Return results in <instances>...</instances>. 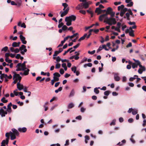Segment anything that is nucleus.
Instances as JSON below:
<instances>
[{
    "instance_id": "nucleus-16",
    "label": "nucleus",
    "mask_w": 146,
    "mask_h": 146,
    "mask_svg": "<svg viewBox=\"0 0 146 146\" xmlns=\"http://www.w3.org/2000/svg\"><path fill=\"white\" fill-rule=\"evenodd\" d=\"M25 48H26V46L25 45L23 44L19 48L20 51H21L20 52L23 51V50Z\"/></svg>"
},
{
    "instance_id": "nucleus-3",
    "label": "nucleus",
    "mask_w": 146,
    "mask_h": 146,
    "mask_svg": "<svg viewBox=\"0 0 146 146\" xmlns=\"http://www.w3.org/2000/svg\"><path fill=\"white\" fill-rule=\"evenodd\" d=\"M66 20H67V19L68 20V21H70L72 22V21H74L76 19V17L75 16L72 15L69 17H66Z\"/></svg>"
},
{
    "instance_id": "nucleus-61",
    "label": "nucleus",
    "mask_w": 146,
    "mask_h": 146,
    "mask_svg": "<svg viewBox=\"0 0 146 146\" xmlns=\"http://www.w3.org/2000/svg\"><path fill=\"white\" fill-rule=\"evenodd\" d=\"M21 27H23L24 28H25L26 27V26L25 24L24 23H23L21 25Z\"/></svg>"
},
{
    "instance_id": "nucleus-53",
    "label": "nucleus",
    "mask_w": 146,
    "mask_h": 146,
    "mask_svg": "<svg viewBox=\"0 0 146 146\" xmlns=\"http://www.w3.org/2000/svg\"><path fill=\"white\" fill-rule=\"evenodd\" d=\"M59 53L58 51H56L54 52V54L53 55V56H56Z\"/></svg>"
},
{
    "instance_id": "nucleus-46",
    "label": "nucleus",
    "mask_w": 146,
    "mask_h": 146,
    "mask_svg": "<svg viewBox=\"0 0 146 146\" xmlns=\"http://www.w3.org/2000/svg\"><path fill=\"white\" fill-rule=\"evenodd\" d=\"M79 12L81 13H82L84 15H85L86 13V11L85 10H80L79 11Z\"/></svg>"
},
{
    "instance_id": "nucleus-37",
    "label": "nucleus",
    "mask_w": 146,
    "mask_h": 146,
    "mask_svg": "<svg viewBox=\"0 0 146 146\" xmlns=\"http://www.w3.org/2000/svg\"><path fill=\"white\" fill-rule=\"evenodd\" d=\"M132 66L133 68L134 69L135 68H137V65L135 63H133L132 64Z\"/></svg>"
},
{
    "instance_id": "nucleus-49",
    "label": "nucleus",
    "mask_w": 146,
    "mask_h": 146,
    "mask_svg": "<svg viewBox=\"0 0 146 146\" xmlns=\"http://www.w3.org/2000/svg\"><path fill=\"white\" fill-rule=\"evenodd\" d=\"M84 59H83L81 61L80 63H84V62H86L87 60V58H84Z\"/></svg>"
},
{
    "instance_id": "nucleus-14",
    "label": "nucleus",
    "mask_w": 146,
    "mask_h": 146,
    "mask_svg": "<svg viewBox=\"0 0 146 146\" xmlns=\"http://www.w3.org/2000/svg\"><path fill=\"white\" fill-rule=\"evenodd\" d=\"M68 19H67L66 20V18L65 19V21L66 22V25L68 26L71 25H72V23L71 21H68Z\"/></svg>"
},
{
    "instance_id": "nucleus-39",
    "label": "nucleus",
    "mask_w": 146,
    "mask_h": 146,
    "mask_svg": "<svg viewBox=\"0 0 146 146\" xmlns=\"http://www.w3.org/2000/svg\"><path fill=\"white\" fill-rule=\"evenodd\" d=\"M129 4H127L126 6L127 7H131L133 5V2L132 1H131L129 2Z\"/></svg>"
},
{
    "instance_id": "nucleus-52",
    "label": "nucleus",
    "mask_w": 146,
    "mask_h": 146,
    "mask_svg": "<svg viewBox=\"0 0 146 146\" xmlns=\"http://www.w3.org/2000/svg\"><path fill=\"white\" fill-rule=\"evenodd\" d=\"M64 71L63 69L61 68L60 69V72L61 74H63L64 73Z\"/></svg>"
},
{
    "instance_id": "nucleus-29",
    "label": "nucleus",
    "mask_w": 146,
    "mask_h": 146,
    "mask_svg": "<svg viewBox=\"0 0 146 146\" xmlns=\"http://www.w3.org/2000/svg\"><path fill=\"white\" fill-rule=\"evenodd\" d=\"M7 107V109L6 110L7 111H8V112L9 113H11V106H8Z\"/></svg>"
},
{
    "instance_id": "nucleus-2",
    "label": "nucleus",
    "mask_w": 146,
    "mask_h": 146,
    "mask_svg": "<svg viewBox=\"0 0 146 146\" xmlns=\"http://www.w3.org/2000/svg\"><path fill=\"white\" fill-rule=\"evenodd\" d=\"M13 73L14 74L13 76V80H14V79L16 80L17 79V81L19 80V82H20L22 78L20 76L19 74H16L15 72H13Z\"/></svg>"
},
{
    "instance_id": "nucleus-1",
    "label": "nucleus",
    "mask_w": 146,
    "mask_h": 146,
    "mask_svg": "<svg viewBox=\"0 0 146 146\" xmlns=\"http://www.w3.org/2000/svg\"><path fill=\"white\" fill-rule=\"evenodd\" d=\"M100 17H102L103 19H105L106 20L104 21V22L110 25H114L117 23L115 18L111 17L108 18V17L105 16L104 14L100 15Z\"/></svg>"
},
{
    "instance_id": "nucleus-5",
    "label": "nucleus",
    "mask_w": 146,
    "mask_h": 146,
    "mask_svg": "<svg viewBox=\"0 0 146 146\" xmlns=\"http://www.w3.org/2000/svg\"><path fill=\"white\" fill-rule=\"evenodd\" d=\"M69 9L68 7L64 11H63L61 14L60 16L63 17L64 16L66 15L68 13Z\"/></svg>"
},
{
    "instance_id": "nucleus-35",
    "label": "nucleus",
    "mask_w": 146,
    "mask_h": 146,
    "mask_svg": "<svg viewBox=\"0 0 146 146\" xmlns=\"http://www.w3.org/2000/svg\"><path fill=\"white\" fill-rule=\"evenodd\" d=\"M103 48H104V47H103V46H102V47L101 46H100L99 48L98 49L97 51V52H98L101 50H102Z\"/></svg>"
},
{
    "instance_id": "nucleus-50",
    "label": "nucleus",
    "mask_w": 146,
    "mask_h": 146,
    "mask_svg": "<svg viewBox=\"0 0 146 146\" xmlns=\"http://www.w3.org/2000/svg\"><path fill=\"white\" fill-rule=\"evenodd\" d=\"M10 136V135L9 134V133L7 132L5 134V136L7 137V138H9Z\"/></svg>"
},
{
    "instance_id": "nucleus-51",
    "label": "nucleus",
    "mask_w": 146,
    "mask_h": 146,
    "mask_svg": "<svg viewBox=\"0 0 146 146\" xmlns=\"http://www.w3.org/2000/svg\"><path fill=\"white\" fill-rule=\"evenodd\" d=\"M17 90L16 89L15 90H14L13 91L14 95L15 96H17L18 95V93L16 92Z\"/></svg>"
},
{
    "instance_id": "nucleus-36",
    "label": "nucleus",
    "mask_w": 146,
    "mask_h": 146,
    "mask_svg": "<svg viewBox=\"0 0 146 146\" xmlns=\"http://www.w3.org/2000/svg\"><path fill=\"white\" fill-rule=\"evenodd\" d=\"M115 119H113L112 121L110 123V125H115Z\"/></svg>"
},
{
    "instance_id": "nucleus-21",
    "label": "nucleus",
    "mask_w": 146,
    "mask_h": 146,
    "mask_svg": "<svg viewBox=\"0 0 146 146\" xmlns=\"http://www.w3.org/2000/svg\"><path fill=\"white\" fill-rule=\"evenodd\" d=\"M112 11V8L110 7H109L106 10V11L107 12V13H108L109 14Z\"/></svg>"
},
{
    "instance_id": "nucleus-55",
    "label": "nucleus",
    "mask_w": 146,
    "mask_h": 146,
    "mask_svg": "<svg viewBox=\"0 0 146 146\" xmlns=\"http://www.w3.org/2000/svg\"><path fill=\"white\" fill-rule=\"evenodd\" d=\"M80 43H78L75 46H73V48L74 49H76L80 45Z\"/></svg>"
},
{
    "instance_id": "nucleus-54",
    "label": "nucleus",
    "mask_w": 146,
    "mask_h": 146,
    "mask_svg": "<svg viewBox=\"0 0 146 146\" xmlns=\"http://www.w3.org/2000/svg\"><path fill=\"white\" fill-rule=\"evenodd\" d=\"M21 70H24L27 68L26 67V66H21Z\"/></svg>"
},
{
    "instance_id": "nucleus-28",
    "label": "nucleus",
    "mask_w": 146,
    "mask_h": 146,
    "mask_svg": "<svg viewBox=\"0 0 146 146\" xmlns=\"http://www.w3.org/2000/svg\"><path fill=\"white\" fill-rule=\"evenodd\" d=\"M124 6L123 5H121L120 6H119L117 7V9L118 11H119L121 9L124 8Z\"/></svg>"
},
{
    "instance_id": "nucleus-32",
    "label": "nucleus",
    "mask_w": 146,
    "mask_h": 146,
    "mask_svg": "<svg viewBox=\"0 0 146 146\" xmlns=\"http://www.w3.org/2000/svg\"><path fill=\"white\" fill-rule=\"evenodd\" d=\"M5 61L6 62H8L9 63H10L11 62L12 60L10 59H9L8 58H6L5 59Z\"/></svg>"
},
{
    "instance_id": "nucleus-9",
    "label": "nucleus",
    "mask_w": 146,
    "mask_h": 146,
    "mask_svg": "<svg viewBox=\"0 0 146 146\" xmlns=\"http://www.w3.org/2000/svg\"><path fill=\"white\" fill-rule=\"evenodd\" d=\"M114 79L116 81H118L120 80V77L118 76V74L117 73H116L114 74Z\"/></svg>"
},
{
    "instance_id": "nucleus-27",
    "label": "nucleus",
    "mask_w": 146,
    "mask_h": 146,
    "mask_svg": "<svg viewBox=\"0 0 146 146\" xmlns=\"http://www.w3.org/2000/svg\"><path fill=\"white\" fill-rule=\"evenodd\" d=\"M137 113V110L136 109H133L132 114L133 115H135Z\"/></svg>"
},
{
    "instance_id": "nucleus-41",
    "label": "nucleus",
    "mask_w": 146,
    "mask_h": 146,
    "mask_svg": "<svg viewBox=\"0 0 146 146\" xmlns=\"http://www.w3.org/2000/svg\"><path fill=\"white\" fill-rule=\"evenodd\" d=\"M67 28V27L65 25H63L62 27V29L64 31L66 30Z\"/></svg>"
},
{
    "instance_id": "nucleus-23",
    "label": "nucleus",
    "mask_w": 146,
    "mask_h": 146,
    "mask_svg": "<svg viewBox=\"0 0 146 146\" xmlns=\"http://www.w3.org/2000/svg\"><path fill=\"white\" fill-rule=\"evenodd\" d=\"M5 98L4 97H3L1 100V101L3 103H6L8 102V100H7L5 99Z\"/></svg>"
},
{
    "instance_id": "nucleus-42",
    "label": "nucleus",
    "mask_w": 146,
    "mask_h": 146,
    "mask_svg": "<svg viewBox=\"0 0 146 146\" xmlns=\"http://www.w3.org/2000/svg\"><path fill=\"white\" fill-rule=\"evenodd\" d=\"M110 92L109 91H106L104 92V94L106 96H108L109 95Z\"/></svg>"
},
{
    "instance_id": "nucleus-10",
    "label": "nucleus",
    "mask_w": 146,
    "mask_h": 146,
    "mask_svg": "<svg viewBox=\"0 0 146 146\" xmlns=\"http://www.w3.org/2000/svg\"><path fill=\"white\" fill-rule=\"evenodd\" d=\"M27 128L25 127H23L22 128H19L18 129V130L21 132L25 133L27 131Z\"/></svg>"
},
{
    "instance_id": "nucleus-59",
    "label": "nucleus",
    "mask_w": 146,
    "mask_h": 146,
    "mask_svg": "<svg viewBox=\"0 0 146 146\" xmlns=\"http://www.w3.org/2000/svg\"><path fill=\"white\" fill-rule=\"evenodd\" d=\"M20 51L19 49L16 48L14 50V52L15 53H18Z\"/></svg>"
},
{
    "instance_id": "nucleus-45",
    "label": "nucleus",
    "mask_w": 146,
    "mask_h": 146,
    "mask_svg": "<svg viewBox=\"0 0 146 146\" xmlns=\"http://www.w3.org/2000/svg\"><path fill=\"white\" fill-rule=\"evenodd\" d=\"M63 25L64 24L63 23L61 22L60 23H59V24L58 26V27L59 28H60L62 27V26L64 25Z\"/></svg>"
},
{
    "instance_id": "nucleus-56",
    "label": "nucleus",
    "mask_w": 146,
    "mask_h": 146,
    "mask_svg": "<svg viewBox=\"0 0 146 146\" xmlns=\"http://www.w3.org/2000/svg\"><path fill=\"white\" fill-rule=\"evenodd\" d=\"M76 119L79 120H81L82 119V117L81 115H79L76 117Z\"/></svg>"
},
{
    "instance_id": "nucleus-58",
    "label": "nucleus",
    "mask_w": 146,
    "mask_h": 146,
    "mask_svg": "<svg viewBox=\"0 0 146 146\" xmlns=\"http://www.w3.org/2000/svg\"><path fill=\"white\" fill-rule=\"evenodd\" d=\"M125 15H126V17H125V16H124V18H125L126 17L128 18V17H129L130 15H129V13H126Z\"/></svg>"
},
{
    "instance_id": "nucleus-44",
    "label": "nucleus",
    "mask_w": 146,
    "mask_h": 146,
    "mask_svg": "<svg viewBox=\"0 0 146 146\" xmlns=\"http://www.w3.org/2000/svg\"><path fill=\"white\" fill-rule=\"evenodd\" d=\"M110 15L111 17H110L112 18V17H113L115 14V13L113 12L112 11L109 14Z\"/></svg>"
},
{
    "instance_id": "nucleus-12",
    "label": "nucleus",
    "mask_w": 146,
    "mask_h": 146,
    "mask_svg": "<svg viewBox=\"0 0 146 146\" xmlns=\"http://www.w3.org/2000/svg\"><path fill=\"white\" fill-rule=\"evenodd\" d=\"M87 34L86 33H85V34H84L83 36L81 37H80L79 39V40H78V41H80L81 40H84L85 38L86 37V36H87Z\"/></svg>"
},
{
    "instance_id": "nucleus-17",
    "label": "nucleus",
    "mask_w": 146,
    "mask_h": 146,
    "mask_svg": "<svg viewBox=\"0 0 146 146\" xmlns=\"http://www.w3.org/2000/svg\"><path fill=\"white\" fill-rule=\"evenodd\" d=\"M82 5H83L84 8L85 9H86L89 7V6H88V4L87 2L83 3V4H82Z\"/></svg>"
},
{
    "instance_id": "nucleus-40",
    "label": "nucleus",
    "mask_w": 146,
    "mask_h": 146,
    "mask_svg": "<svg viewBox=\"0 0 146 146\" xmlns=\"http://www.w3.org/2000/svg\"><path fill=\"white\" fill-rule=\"evenodd\" d=\"M27 49L26 48H24L23 51L20 52L21 53L22 55H24L25 54V52H27Z\"/></svg>"
},
{
    "instance_id": "nucleus-20",
    "label": "nucleus",
    "mask_w": 146,
    "mask_h": 146,
    "mask_svg": "<svg viewBox=\"0 0 146 146\" xmlns=\"http://www.w3.org/2000/svg\"><path fill=\"white\" fill-rule=\"evenodd\" d=\"M71 70L74 73H75L76 72V71L77 68L76 66H74L73 67H72L71 68Z\"/></svg>"
},
{
    "instance_id": "nucleus-43",
    "label": "nucleus",
    "mask_w": 146,
    "mask_h": 146,
    "mask_svg": "<svg viewBox=\"0 0 146 146\" xmlns=\"http://www.w3.org/2000/svg\"><path fill=\"white\" fill-rule=\"evenodd\" d=\"M61 65L60 64H56L55 66V68L58 69L60 67Z\"/></svg>"
},
{
    "instance_id": "nucleus-6",
    "label": "nucleus",
    "mask_w": 146,
    "mask_h": 146,
    "mask_svg": "<svg viewBox=\"0 0 146 146\" xmlns=\"http://www.w3.org/2000/svg\"><path fill=\"white\" fill-rule=\"evenodd\" d=\"M20 82H19L17 84V87L18 89L21 91L23 88V86L22 84H21Z\"/></svg>"
},
{
    "instance_id": "nucleus-18",
    "label": "nucleus",
    "mask_w": 146,
    "mask_h": 146,
    "mask_svg": "<svg viewBox=\"0 0 146 146\" xmlns=\"http://www.w3.org/2000/svg\"><path fill=\"white\" fill-rule=\"evenodd\" d=\"M74 93H75V92H74V90L72 89L71 90V91L70 94V95H69V97H70L73 96L74 95Z\"/></svg>"
},
{
    "instance_id": "nucleus-4",
    "label": "nucleus",
    "mask_w": 146,
    "mask_h": 146,
    "mask_svg": "<svg viewBox=\"0 0 146 146\" xmlns=\"http://www.w3.org/2000/svg\"><path fill=\"white\" fill-rule=\"evenodd\" d=\"M19 37L20 39V40L22 42L23 44H26L27 43V41L25 40V37H24L23 36V35L21 34L19 36Z\"/></svg>"
},
{
    "instance_id": "nucleus-30",
    "label": "nucleus",
    "mask_w": 146,
    "mask_h": 146,
    "mask_svg": "<svg viewBox=\"0 0 146 146\" xmlns=\"http://www.w3.org/2000/svg\"><path fill=\"white\" fill-rule=\"evenodd\" d=\"M12 46L13 47H18V45H17V42H13L12 44Z\"/></svg>"
},
{
    "instance_id": "nucleus-8",
    "label": "nucleus",
    "mask_w": 146,
    "mask_h": 146,
    "mask_svg": "<svg viewBox=\"0 0 146 146\" xmlns=\"http://www.w3.org/2000/svg\"><path fill=\"white\" fill-rule=\"evenodd\" d=\"M13 133V135H15L16 136H18L19 135V133L18 131L15 129L13 128L11 129Z\"/></svg>"
},
{
    "instance_id": "nucleus-25",
    "label": "nucleus",
    "mask_w": 146,
    "mask_h": 146,
    "mask_svg": "<svg viewBox=\"0 0 146 146\" xmlns=\"http://www.w3.org/2000/svg\"><path fill=\"white\" fill-rule=\"evenodd\" d=\"M62 5L64 7L63 10L65 9L68 6V5L66 3H64L62 4Z\"/></svg>"
},
{
    "instance_id": "nucleus-48",
    "label": "nucleus",
    "mask_w": 146,
    "mask_h": 146,
    "mask_svg": "<svg viewBox=\"0 0 146 146\" xmlns=\"http://www.w3.org/2000/svg\"><path fill=\"white\" fill-rule=\"evenodd\" d=\"M53 80H54L55 81H58L59 80L58 77L53 76Z\"/></svg>"
},
{
    "instance_id": "nucleus-38",
    "label": "nucleus",
    "mask_w": 146,
    "mask_h": 146,
    "mask_svg": "<svg viewBox=\"0 0 146 146\" xmlns=\"http://www.w3.org/2000/svg\"><path fill=\"white\" fill-rule=\"evenodd\" d=\"M10 136V139L11 140H13L16 138V135H11Z\"/></svg>"
},
{
    "instance_id": "nucleus-63",
    "label": "nucleus",
    "mask_w": 146,
    "mask_h": 146,
    "mask_svg": "<svg viewBox=\"0 0 146 146\" xmlns=\"http://www.w3.org/2000/svg\"><path fill=\"white\" fill-rule=\"evenodd\" d=\"M9 56H10V54L9 53H7L5 54V57L6 58H8Z\"/></svg>"
},
{
    "instance_id": "nucleus-57",
    "label": "nucleus",
    "mask_w": 146,
    "mask_h": 146,
    "mask_svg": "<svg viewBox=\"0 0 146 146\" xmlns=\"http://www.w3.org/2000/svg\"><path fill=\"white\" fill-rule=\"evenodd\" d=\"M78 35V33H76L74 34L73 35L70 36V38H72L74 36H76Z\"/></svg>"
},
{
    "instance_id": "nucleus-22",
    "label": "nucleus",
    "mask_w": 146,
    "mask_h": 146,
    "mask_svg": "<svg viewBox=\"0 0 146 146\" xmlns=\"http://www.w3.org/2000/svg\"><path fill=\"white\" fill-rule=\"evenodd\" d=\"M54 76L59 77L60 76V74L58 72H55L53 74Z\"/></svg>"
},
{
    "instance_id": "nucleus-47",
    "label": "nucleus",
    "mask_w": 146,
    "mask_h": 146,
    "mask_svg": "<svg viewBox=\"0 0 146 146\" xmlns=\"http://www.w3.org/2000/svg\"><path fill=\"white\" fill-rule=\"evenodd\" d=\"M95 52V50H93L92 51H88V53L90 54H94Z\"/></svg>"
},
{
    "instance_id": "nucleus-31",
    "label": "nucleus",
    "mask_w": 146,
    "mask_h": 146,
    "mask_svg": "<svg viewBox=\"0 0 146 146\" xmlns=\"http://www.w3.org/2000/svg\"><path fill=\"white\" fill-rule=\"evenodd\" d=\"M8 49V47L6 46L4 47V48H3L1 50V51H4L5 52L7 51Z\"/></svg>"
},
{
    "instance_id": "nucleus-62",
    "label": "nucleus",
    "mask_w": 146,
    "mask_h": 146,
    "mask_svg": "<svg viewBox=\"0 0 146 146\" xmlns=\"http://www.w3.org/2000/svg\"><path fill=\"white\" fill-rule=\"evenodd\" d=\"M133 120L132 118H129L128 119V121L130 123H131L133 122Z\"/></svg>"
},
{
    "instance_id": "nucleus-24",
    "label": "nucleus",
    "mask_w": 146,
    "mask_h": 146,
    "mask_svg": "<svg viewBox=\"0 0 146 146\" xmlns=\"http://www.w3.org/2000/svg\"><path fill=\"white\" fill-rule=\"evenodd\" d=\"M62 90V87H60L59 88L55 91V92L56 93H58L59 92L61 91Z\"/></svg>"
},
{
    "instance_id": "nucleus-19",
    "label": "nucleus",
    "mask_w": 146,
    "mask_h": 146,
    "mask_svg": "<svg viewBox=\"0 0 146 146\" xmlns=\"http://www.w3.org/2000/svg\"><path fill=\"white\" fill-rule=\"evenodd\" d=\"M134 31L131 30L129 32V35L130 36L133 37L134 36Z\"/></svg>"
},
{
    "instance_id": "nucleus-11",
    "label": "nucleus",
    "mask_w": 146,
    "mask_h": 146,
    "mask_svg": "<svg viewBox=\"0 0 146 146\" xmlns=\"http://www.w3.org/2000/svg\"><path fill=\"white\" fill-rule=\"evenodd\" d=\"M102 12V10L100 9V8H96L95 10V12L96 13H98L97 15L100 14Z\"/></svg>"
},
{
    "instance_id": "nucleus-33",
    "label": "nucleus",
    "mask_w": 146,
    "mask_h": 146,
    "mask_svg": "<svg viewBox=\"0 0 146 146\" xmlns=\"http://www.w3.org/2000/svg\"><path fill=\"white\" fill-rule=\"evenodd\" d=\"M65 42V41L64 40H62L61 41V44H59L58 46H57V48H58L59 47H60V46H63L64 43Z\"/></svg>"
},
{
    "instance_id": "nucleus-64",
    "label": "nucleus",
    "mask_w": 146,
    "mask_h": 146,
    "mask_svg": "<svg viewBox=\"0 0 146 146\" xmlns=\"http://www.w3.org/2000/svg\"><path fill=\"white\" fill-rule=\"evenodd\" d=\"M142 89L143 90L145 91V92L146 91V86H143L142 87Z\"/></svg>"
},
{
    "instance_id": "nucleus-15",
    "label": "nucleus",
    "mask_w": 146,
    "mask_h": 146,
    "mask_svg": "<svg viewBox=\"0 0 146 146\" xmlns=\"http://www.w3.org/2000/svg\"><path fill=\"white\" fill-rule=\"evenodd\" d=\"M26 69V70H24V72L23 73V74L24 75H28L29 73V70L28 68H27Z\"/></svg>"
},
{
    "instance_id": "nucleus-34",
    "label": "nucleus",
    "mask_w": 146,
    "mask_h": 146,
    "mask_svg": "<svg viewBox=\"0 0 146 146\" xmlns=\"http://www.w3.org/2000/svg\"><path fill=\"white\" fill-rule=\"evenodd\" d=\"M94 91L96 94H98L99 93V91L97 88H96L94 89Z\"/></svg>"
},
{
    "instance_id": "nucleus-13",
    "label": "nucleus",
    "mask_w": 146,
    "mask_h": 146,
    "mask_svg": "<svg viewBox=\"0 0 146 146\" xmlns=\"http://www.w3.org/2000/svg\"><path fill=\"white\" fill-rule=\"evenodd\" d=\"M74 104L71 102L68 104V108L69 109H71L74 107Z\"/></svg>"
},
{
    "instance_id": "nucleus-60",
    "label": "nucleus",
    "mask_w": 146,
    "mask_h": 146,
    "mask_svg": "<svg viewBox=\"0 0 146 146\" xmlns=\"http://www.w3.org/2000/svg\"><path fill=\"white\" fill-rule=\"evenodd\" d=\"M142 125L143 126H145L146 125V119H144Z\"/></svg>"
},
{
    "instance_id": "nucleus-26",
    "label": "nucleus",
    "mask_w": 146,
    "mask_h": 146,
    "mask_svg": "<svg viewBox=\"0 0 146 146\" xmlns=\"http://www.w3.org/2000/svg\"><path fill=\"white\" fill-rule=\"evenodd\" d=\"M72 49V48L71 47L70 48L68 49L67 50L65 51L63 53V55L64 56L66 55V54L68 52H69L70 50H71Z\"/></svg>"
},
{
    "instance_id": "nucleus-7",
    "label": "nucleus",
    "mask_w": 146,
    "mask_h": 146,
    "mask_svg": "<svg viewBox=\"0 0 146 146\" xmlns=\"http://www.w3.org/2000/svg\"><path fill=\"white\" fill-rule=\"evenodd\" d=\"M128 11V9L127 8H123V9L121 12L120 15L121 17L123 16V15L125 13V12L127 11Z\"/></svg>"
}]
</instances>
